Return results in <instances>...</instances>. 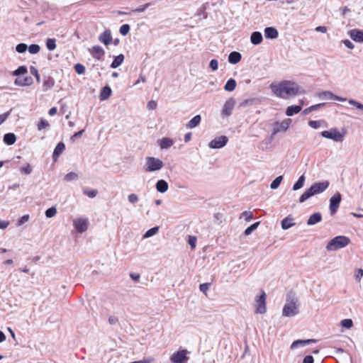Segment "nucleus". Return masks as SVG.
<instances>
[{
    "instance_id": "nucleus-1",
    "label": "nucleus",
    "mask_w": 363,
    "mask_h": 363,
    "mask_svg": "<svg viewBox=\"0 0 363 363\" xmlns=\"http://www.w3.org/2000/svg\"><path fill=\"white\" fill-rule=\"evenodd\" d=\"M270 89L277 97L284 99L304 93V91L296 83L288 80L278 84L272 83L270 85Z\"/></svg>"
},
{
    "instance_id": "nucleus-2",
    "label": "nucleus",
    "mask_w": 363,
    "mask_h": 363,
    "mask_svg": "<svg viewBox=\"0 0 363 363\" xmlns=\"http://www.w3.org/2000/svg\"><path fill=\"white\" fill-rule=\"evenodd\" d=\"M350 243V239L345 235H338L331 239L326 245L328 251H336L345 247Z\"/></svg>"
},
{
    "instance_id": "nucleus-3",
    "label": "nucleus",
    "mask_w": 363,
    "mask_h": 363,
    "mask_svg": "<svg viewBox=\"0 0 363 363\" xmlns=\"http://www.w3.org/2000/svg\"><path fill=\"white\" fill-rule=\"evenodd\" d=\"M298 313V306L295 299L287 300L282 310V315L286 317H293Z\"/></svg>"
},
{
    "instance_id": "nucleus-4",
    "label": "nucleus",
    "mask_w": 363,
    "mask_h": 363,
    "mask_svg": "<svg viewBox=\"0 0 363 363\" xmlns=\"http://www.w3.org/2000/svg\"><path fill=\"white\" fill-rule=\"evenodd\" d=\"M163 162L161 160L153 157H148L146 159L145 171H158L163 167Z\"/></svg>"
},
{
    "instance_id": "nucleus-5",
    "label": "nucleus",
    "mask_w": 363,
    "mask_h": 363,
    "mask_svg": "<svg viewBox=\"0 0 363 363\" xmlns=\"http://www.w3.org/2000/svg\"><path fill=\"white\" fill-rule=\"evenodd\" d=\"M291 123V119L286 118L282 122H275L273 123V130L270 136V139L272 140L274 137L280 132H285L288 130Z\"/></svg>"
},
{
    "instance_id": "nucleus-6",
    "label": "nucleus",
    "mask_w": 363,
    "mask_h": 363,
    "mask_svg": "<svg viewBox=\"0 0 363 363\" xmlns=\"http://www.w3.org/2000/svg\"><path fill=\"white\" fill-rule=\"evenodd\" d=\"M322 137L331 139L335 142H342L345 134L340 133L337 128H333L329 130H323L320 133Z\"/></svg>"
},
{
    "instance_id": "nucleus-7",
    "label": "nucleus",
    "mask_w": 363,
    "mask_h": 363,
    "mask_svg": "<svg viewBox=\"0 0 363 363\" xmlns=\"http://www.w3.org/2000/svg\"><path fill=\"white\" fill-rule=\"evenodd\" d=\"M267 311L266 307V294L264 291L257 297L256 299V310L255 313L264 314Z\"/></svg>"
},
{
    "instance_id": "nucleus-8",
    "label": "nucleus",
    "mask_w": 363,
    "mask_h": 363,
    "mask_svg": "<svg viewBox=\"0 0 363 363\" xmlns=\"http://www.w3.org/2000/svg\"><path fill=\"white\" fill-rule=\"evenodd\" d=\"M186 350H179L170 357V360L172 363H186L189 359Z\"/></svg>"
},
{
    "instance_id": "nucleus-9",
    "label": "nucleus",
    "mask_w": 363,
    "mask_h": 363,
    "mask_svg": "<svg viewBox=\"0 0 363 363\" xmlns=\"http://www.w3.org/2000/svg\"><path fill=\"white\" fill-rule=\"evenodd\" d=\"M228 141V138L225 135L216 137L208 143V147L212 149H220L223 147Z\"/></svg>"
},
{
    "instance_id": "nucleus-10",
    "label": "nucleus",
    "mask_w": 363,
    "mask_h": 363,
    "mask_svg": "<svg viewBox=\"0 0 363 363\" xmlns=\"http://www.w3.org/2000/svg\"><path fill=\"white\" fill-rule=\"evenodd\" d=\"M342 196L340 193L337 192L335 193L330 199V214L334 215L340 206V203L341 202Z\"/></svg>"
},
{
    "instance_id": "nucleus-11",
    "label": "nucleus",
    "mask_w": 363,
    "mask_h": 363,
    "mask_svg": "<svg viewBox=\"0 0 363 363\" xmlns=\"http://www.w3.org/2000/svg\"><path fill=\"white\" fill-rule=\"evenodd\" d=\"M236 104V101L235 99L230 98L228 99L223 107L222 109V115L225 117H228L232 114V111L235 107V105Z\"/></svg>"
},
{
    "instance_id": "nucleus-12",
    "label": "nucleus",
    "mask_w": 363,
    "mask_h": 363,
    "mask_svg": "<svg viewBox=\"0 0 363 363\" xmlns=\"http://www.w3.org/2000/svg\"><path fill=\"white\" fill-rule=\"evenodd\" d=\"M329 182L328 181H324L321 182H316L313 184L310 189H311L313 195L320 194L323 192L325 190L327 189V188L329 186Z\"/></svg>"
},
{
    "instance_id": "nucleus-13",
    "label": "nucleus",
    "mask_w": 363,
    "mask_h": 363,
    "mask_svg": "<svg viewBox=\"0 0 363 363\" xmlns=\"http://www.w3.org/2000/svg\"><path fill=\"white\" fill-rule=\"evenodd\" d=\"M74 226L78 233H82L88 228V220L86 218H77L74 220Z\"/></svg>"
},
{
    "instance_id": "nucleus-14",
    "label": "nucleus",
    "mask_w": 363,
    "mask_h": 363,
    "mask_svg": "<svg viewBox=\"0 0 363 363\" xmlns=\"http://www.w3.org/2000/svg\"><path fill=\"white\" fill-rule=\"evenodd\" d=\"M90 53L92 57L98 60H101L104 59V56L105 55V51L104 49L99 45H94L92 47L90 50Z\"/></svg>"
},
{
    "instance_id": "nucleus-15",
    "label": "nucleus",
    "mask_w": 363,
    "mask_h": 363,
    "mask_svg": "<svg viewBox=\"0 0 363 363\" xmlns=\"http://www.w3.org/2000/svg\"><path fill=\"white\" fill-rule=\"evenodd\" d=\"M318 96L321 99L325 98V99L336 100V101H345L347 100L346 98H342L341 96H338L330 91H322L318 94Z\"/></svg>"
},
{
    "instance_id": "nucleus-16",
    "label": "nucleus",
    "mask_w": 363,
    "mask_h": 363,
    "mask_svg": "<svg viewBox=\"0 0 363 363\" xmlns=\"http://www.w3.org/2000/svg\"><path fill=\"white\" fill-rule=\"evenodd\" d=\"M99 40L105 45H108L112 43L111 31L109 29L105 30L99 36Z\"/></svg>"
},
{
    "instance_id": "nucleus-17",
    "label": "nucleus",
    "mask_w": 363,
    "mask_h": 363,
    "mask_svg": "<svg viewBox=\"0 0 363 363\" xmlns=\"http://www.w3.org/2000/svg\"><path fill=\"white\" fill-rule=\"evenodd\" d=\"M317 340L315 339H308V340H297L292 342L290 346L291 350H294L298 347H304L311 343H315Z\"/></svg>"
},
{
    "instance_id": "nucleus-18",
    "label": "nucleus",
    "mask_w": 363,
    "mask_h": 363,
    "mask_svg": "<svg viewBox=\"0 0 363 363\" xmlns=\"http://www.w3.org/2000/svg\"><path fill=\"white\" fill-rule=\"evenodd\" d=\"M350 37L355 42H363V30L358 29H352L349 31Z\"/></svg>"
},
{
    "instance_id": "nucleus-19",
    "label": "nucleus",
    "mask_w": 363,
    "mask_h": 363,
    "mask_svg": "<svg viewBox=\"0 0 363 363\" xmlns=\"http://www.w3.org/2000/svg\"><path fill=\"white\" fill-rule=\"evenodd\" d=\"M264 36L267 39H276L279 35L278 30L274 27H267L264 30Z\"/></svg>"
},
{
    "instance_id": "nucleus-20",
    "label": "nucleus",
    "mask_w": 363,
    "mask_h": 363,
    "mask_svg": "<svg viewBox=\"0 0 363 363\" xmlns=\"http://www.w3.org/2000/svg\"><path fill=\"white\" fill-rule=\"evenodd\" d=\"M294 217L291 215H289L281 220V228L283 230H288L290 228L294 226L296 223L294 222Z\"/></svg>"
},
{
    "instance_id": "nucleus-21",
    "label": "nucleus",
    "mask_w": 363,
    "mask_h": 363,
    "mask_svg": "<svg viewBox=\"0 0 363 363\" xmlns=\"http://www.w3.org/2000/svg\"><path fill=\"white\" fill-rule=\"evenodd\" d=\"M33 83L31 77H18L14 81V84L18 86H30Z\"/></svg>"
},
{
    "instance_id": "nucleus-22",
    "label": "nucleus",
    "mask_w": 363,
    "mask_h": 363,
    "mask_svg": "<svg viewBox=\"0 0 363 363\" xmlns=\"http://www.w3.org/2000/svg\"><path fill=\"white\" fill-rule=\"evenodd\" d=\"M263 40L262 35L259 31L253 32L250 35V42L252 44L257 45H259Z\"/></svg>"
},
{
    "instance_id": "nucleus-23",
    "label": "nucleus",
    "mask_w": 363,
    "mask_h": 363,
    "mask_svg": "<svg viewBox=\"0 0 363 363\" xmlns=\"http://www.w3.org/2000/svg\"><path fill=\"white\" fill-rule=\"evenodd\" d=\"M201 116L200 115H196L186 124V128L189 129L194 128L201 123Z\"/></svg>"
},
{
    "instance_id": "nucleus-24",
    "label": "nucleus",
    "mask_w": 363,
    "mask_h": 363,
    "mask_svg": "<svg viewBox=\"0 0 363 363\" xmlns=\"http://www.w3.org/2000/svg\"><path fill=\"white\" fill-rule=\"evenodd\" d=\"M241 58L242 55L240 52L233 51L228 55V62L230 64L235 65L241 60Z\"/></svg>"
},
{
    "instance_id": "nucleus-25",
    "label": "nucleus",
    "mask_w": 363,
    "mask_h": 363,
    "mask_svg": "<svg viewBox=\"0 0 363 363\" xmlns=\"http://www.w3.org/2000/svg\"><path fill=\"white\" fill-rule=\"evenodd\" d=\"M55 85V79L52 77H46L44 78L43 84V91H47Z\"/></svg>"
},
{
    "instance_id": "nucleus-26",
    "label": "nucleus",
    "mask_w": 363,
    "mask_h": 363,
    "mask_svg": "<svg viewBox=\"0 0 363 363\" xmlns=\"http://www.w3.org/2000/svg\"><path fill=\"white\" fill-rule=\"evenodd\" d=\"M322 220V216L320 213H313L307 220V225H313Z\"/></svg>"
},
{
    "instance_id": "nucleus-27",
    "label": "nucleus",
    "mask_w": 363,
    "mask_h": 363,
    "mask_svg": "<svg viewBox=\"0 0 363 363\" xmlns=\"http://www.w3.org/2000/svg\"><path fill=\"white\" fill-rule=\"evenodd\" d=\"M168 184L164 179H160L157 182L155 187L158 192L164 193L168 190Z\"/></svg>"
},
{
    "instance_id": "nucleus-28",
    "label": "nucleus",
    "mask_w": 363,
    "mask_h": 363,
    "mask_svg": "<svg viewBox=\"0 0 363 363\" xmlns=\"http://www.w3.org/2000/svg\"><path fill=\"white\" fill-rule=\"evenodd\" d=\"M65 144L62 142L58 143L57 145H56V147L54 150L53 154H52L53 159L55 160H57L58 157L62 153V152L65 150Z\"/></svg>"
},
{
    "instance_id": "nucleus-29",
    "label": "nucleus",
    "mask_w": 363,
    "mask_h": 363,
    "mask_svg": "<svg viewBox=\"0 0 363 363\" xmlns=\"http://www.w3.org/2000/svg\"><path fill=\"white\" fill-rule=\"evenodd\" d=\"M112 94L111 89L108 86H106L102 88L99 98L101 101L106 100L108 99Z\"/></svg>"
},
{
    "instance_id": "nucleus-30",
    "label": "nucleus",
    "mask_w": 363,
    "mask_h": 363,
    "mask_svg": "<svg viewBox=\"0 0 363 363\" xmlns=\"http://www.w3.org/2000/svg\"><path fill=\"white\" fill-rule=\"evenodd\" d=\"M16 140V137L14 133H9L4 135V142L8 145H13Z\"/></svg>"
},
{
    "instance_id": "nucleus-31",
    "label": "nucleus",
    "mask_w": 363,
    "mask_h": 363,
    "mask_svg": "<svg viewBox=\"0 0 363 363\" xmlns=\"http://www.w3.org/2000/svg\"><path fill=\"white\" fill-rule=\"evenodd\" d=\"M124 60V55L123 54H120L118 56L115 57L113 62L111 64V67L113 69H116L119 67Z\"/></svg>"
},
{
    "instance_id": "nucleus-32",
    "label": "nucleus",
    "mask_w": 363,
    "mask_h": 363,
    "mask_svg": "<svg viewBox=\"0 0 363 363\" xmlns=\"http://www.w3.org/2000/svg\"><path fill=\"white\" fill-rule=\"evenodd\" d=\"M301 111V106H291L286 108V114L288 116H292L296 113H299Z\"/></svg>"
},
{
    "instance_id": "nucleus-33",
    "label": "nucleus",
    "mask_w": 363,
    "mask_h": 363,
    "mask_svg": "<svg viewBox=\"0 0 363 363\" xmlns=\"http://www.w3.org/2000/svg\"><path fill=\"white\" fill-rule=\"evenodd\" d=\"M173 145V140L169 138H163L160 141L161 149H167Z\"/></svg>"
},
{
    "instance_id": "nucleus-34",
    "label": "nucleus",
    "mask_w": 363,
    "mask_h": 363,
    "mask_svg": "<svg viewBox=\"0 0 363 363\" xmlns=\"http://www.w3.org/2000/svg\"><path fill=\"white\" fill-rule=\"evenodd\" d=\"M236 81L234 79H230L224 86V89L227 91H233L236 87Z\"/></svg>"
},
{
    "instance_id": "nucleus-35",
    "label": "nucleus",
    "mask_w": 363,
    "mask_h": 363,
    "mask_svg": "<svg viewBox=\"0 0 363 363\" xmlns=\"http://www.w3.org/2000/svg\"><path fill=\"white\" fill-rule=\"evenodd\" d=\"M313 196H314V195H313L311 189L309 188V189H306L302 194V195L300 196L299 202L300 203H303L304 201H306L307 199H308L309 198H311Z\"/></svg>"
},
{
    "instance_id": "nucleus-36",
    "label": "nucleus",
    "mask_w": 363,
    "mask_h": 363,
    "mask_svg": "<svg viewBox=\"0 0 363 363\" xmlns=\"http://www.w3.org/2000/svg\"><path fill=\"white\" fill-rule=\"evenodd\" d=\"M305 176L301 175L293 186V190L297 191L301 189L304 184Z\"/></svg>"
},
{
    "instance_id": "nucleus-37",
    "label": "nucleus",
    "mask_w": 363,
    "mask_h": 363,
    "mask_svg": "<svg viewBox=\"0 0 363 363\" xmlns=\"http://www.w3.org/2000/svg\"><path fill=\"white\" fill-rule=\"evenodd\" d=\"M206 4H203L196 11V16L199 18H206L207 13H206Z\"/></svg>"
},
{
    "instance_id": "nucleus-38",
    "label": "nucleus",
    "mask_w": 363,
    "mask_h": 363,
    "mask_svg": "<svg viewBox=\"0 0 363 363\" xmlns=\"http://www.w3.org/2000/svg\"><path fill=\"white\" fill-rule=\"evenodd\" d=\"M260 224V222H256L253 224H252L250 226L247 227L245 231H244V234L245 235H250L254 230H255L257 227Z\"/></svg>"
},
{
    "instance_id": "nucleus-39",
    "label": "nucleus",
    "mask_w": 363,
    "mask_h": 363,
    "mask_svg": "<svg viewBox=\"0 0 363 363\" xmlns=\"http://www.w3.org/2000/svg\"><path fill=\"white\" fill-rule=\"evenodd\" d=\"M282 179H283V176H279V177H277L274 180H273V181H272V182L271 183V184H270V188H271L272 189H277L279 186V185H280V184H281V181H282Z\"/></svg>"
},
{
    "instance_id": "nucleus-40",
    "label": "nucleus",
    "mask_w": 363,
    "mask_h": 363,
    "mask_svg": "<svg viewBox=\"0 0 363 363\" xmlns=\"http://www.w3.org/2000/svg\"><path fill=\"white\" fill-rule=\"evenodd\" d=\"M158 231H159L158 226L153 227V228L149 229L148 230H147L143 237L145 238H150V237L153 236L154 235H155Z\"/></svg>"
},
{
    "instance_id": "nucleus-41",
    "label": "nucleus",
    "mask_w": 363,
    "mask_h": 363,
    "mask_svg": "<svg viewBox=\"0 0 363 363\" xmlns=\"http://www.w3.org/2000/svg\"><path fill=\"white\" fill-rule=\"evenodd\" d=\"M57 213V208L55 206H52L45 211V216L48 218L54 217Z\"/></svg>"
},
{
    "instance_id": "nucleus-42",
    "label": "nucleus",
    "mask_w": 363,
    "mask_h": 363,
    "mask_svg": "<svg viewBox=\"0 0 363 363\" xmlns=\"http://www.w3.org/2000/svg\"><path fill=\"white\" fill-rule=\"evenodd\" d=\"M46 47L49 50H53L56 48V41L54 38H48L46 41Z\"/></svg>"
},
{
    "instance_id": "nucleus-43",
    "label": "nucleus",
    "mask_w": 363,
    "mask_h": 363,
    "mask_svg": "<svg viewBox=\"0 0 363 363\" xmlns=\"http://www.w3.org/2000/svg\"><path fill=\"white\" fill-rule=\"evenodd\" d=\"M28 72L27 67L26 66H20L18 67L14 72L13 75L19 76L22 74H26Z\"/></svg>"
},
{
    "instance_id": "nucleus-44",
    "label": "nucleus",
    "mask_w": 363,
    "mask_h": 363,
    "mask_svg": "<svg viewBox=\"0 0 363 363\" xmlns=\"http://www.w3.org/2000/svg\"><path fill=\"white\" fill-rule=\"evenodd\" d=\"M77 179H78L77 174L75 172H69L68 174H67L64 178L65 181H66V182H71V181L77 180Z\"/></svg>"
},
{
    "instance_id": "nucleus-45",
    "label": "nucleus",
    "mask_w": 363,
    "mask_h": 363,
    "mask_svg": "<svg viewBox=\"0 0 363 363\" xmlns=\"http://www.w3.org/2000/svg\"><path fill=\"white\" fill-rule=\"evenodd\" d=\"M244 218L247 222H249L253 218V214L251 211H245L241 213L240 218Z\"/></svg>"
},
{
    "instance_id": "nucleus-46",
    "label": "nucleus",
    "mask_w": 363,
    "mask_h": 363,
    "mask_svg": "<svg viewBox=\"0 0 363 363\" xmlns=\"http://www.w3.org/2000/svg\"><path fill=\"white\" fill-rule=\"evenodd\" d=\"M341 325L343 328L350 329L352 327L353 322H352V319H350V318L343 319L342 320H341Z\"/></svg>"
},
{
    "instance_id": "nucleus-47",
    "label": "nucleus",
    "mask_w": 363,
    "mask_h": 363,
    "mask_svg": "<svg viewBox=\"0 0 363 363\" xmlns=\"http://www.w3.org/2000/svg\"><path fill=\"white\" fill-rule=\"evenodd\" d=\"M83 193L89 198H94L98 194V191L96 189H84Z\"/></svg>"
},
{
    "instance_id": "nucleus-48",
    "label": "nucleus",
    "mask_w": 363,
    "mask_h": 363,
    "mask_svg": "<svg viewBox=\"0 0 363 363\" xmlns=\"http://www.w3.org/2000/svg\"><path fill=\"white\" fill-rule=\"evenodd\" d=\"M28 49L30 54H36L40 51V47L37 44H32L28 47Z\"/></svg>"
},
{
    "instance_id": "nucleus-49",
    "label": "nucleus",
    "mask_w": 363,
    "mask_h": 363,
    "mask_svg": "<svg viewBox=\"0 0 363 363\" xmlns=\"http://www.w3.org/2000/svg\"><path fill=\"white\" fill-rule=\"evenodd\" d=\"M74 70L78 74H83L85 72V67L80 63H77L74 65Z\"/></svg>"
},
{
    "instance_id": "nucleus-50",
    "label": "nucleus",
    "mask_w": 363,
    "mask_h": 363,
    "mask_svg": "<svg viewBox=\"0 0 363 363\" xmlns=\"http://www.w3.org/2000/svg\"><path fill=\"white\" fill-rule=\"evenodd\" d=\"M130 29V28L128 24H123L121 26L119 31L122 35L125 36L129 33Z\"/></svg>"
},
{
    "instance_id": "nucleus-51",
    "label": "nucleus",
    "mask_w": 363,
    "mask_h": 363,
    "mask_svg": "<svg viewBox=\"0 0 363 363\" xmlns=\"http://www.w3.org/2000/svg\"><path fill=\"white\" fill-rule=\"evenodd\" d=\"M28 50V46L25 43H19L16 47V50L18 53H23Z\"/></svg>"
},
{
    "instance_id": "nucleus-52",
    "label": "nucleus",
    "mask_w": 363,
    "mask_h": 363,
    "mask_svg": "<svg viewBox=\"0 0 363 363\" xmlns=\"http://www.w3.org/2000/svg\"><path fill=\"white\" fill-rule=\"evenodd\" d=\"M30 71L31 74L35 76V77L36 79V82L38 83H40V76L38 73V69L35 67L31 66L30 68Z\"/></svg>"
},
{
    "instance_id": "nucleus-53",
    "label": "nucleus",
    "mask_w": 363,
    "mask_h": 363,
    "mask_svg": "<svg viewBox=\"0 0 363 363\" xmlns=\"http://www.w3.org/2000/svg\"><path fill=\"white\" fill-rule=\"evenodd\" d=\"M20 171L22 174H31L33 169L29 164H27L26 166L21 167Z\"/></svg>"
},
{
    "instance_id": "nucleus-54",
    "label": "nucleus",
    "mask_w": 363,
    "mask_h": 363,
    "mask_svg": "<svg viewBox=\"0 0 363 363\" xmlns=\"http://www.w3.org/2000/svg\"><path fill=\"white\" fill-rule=\"evenodd\" d=\"M128 200L130 203L135 204L139 200L138 196L135 194H130L128 196Z\"/></svg>"
},
{
    "instance_id": "nucleus-55",
    "label": "nucleus",
    "mask_w": 363,
    "mask_h": 363,
    "mask_svg": "<svg viewBox=\"0 0 363 363\" xmlns=\"http://www.w3.org/2000/svg\"><path fill=\"white\" fill-rule=\"evenodd\" d=\"M48 126H49V123L44 119H41L38 124V130H41L43 128H45Z\"/></svg>"
},
{
    "instance_id": "nucleus-56",
    "label": "nucleus",
    "mask_w": 363,
    "mask_h": 363,
    "mask_svg": "<svg viewBox=\"0 0 363 363\" xmlns=\"http://www.w3.org/2000/svg\"><path fill=\"white\" fill-rule=\"evenodd\" d=\"M349 104H351V105H353L354 106H355L358 109H360V110H362L363 111V104L354 100V99H350L348 101Z\"/></svg>"
},
{
    "instance_id": "nucleus-57",
    "label": "nucleus",
    "mask_w": 363,
    "mask_h": 363,
    "mask_svg": "<svg viewBox=\"0 0 363 363\" xmlns=\"http://www.w3.org/2000/svg\"><path fill=\"white\" fill-rule=\"evenodd\" d=\"M211 286L210 283H203L200 284L199 289L201 291H202L203 294H206V292L208 291L209 287Z\"/></svg>"
},
{
    "instance_id": "nucleus-58",
    "label": "nucleus",
    "mask_w": 363,
    "mask_h": 363,
    "mask_svg": "<svg viewBox=\"0 0 363 363\" xmlns=\"http://www.w3.org/2000/svg\"><path fill=\"white\" fill-rule=\"evenodd\" d=\"M209 67L213 71H216L218 67V62L217 60L213 59L210 61Z\"/></svg>"
},
{
    "instance_id": "nucleus-59",
    "label": "nucleus",
    "mask_w": 363,
    "mask_h": 363,
    "mask_svg": "<svg viewBox=\"0 0 363 363\" xmlns=\"http://www.w3.org/2000/svg\"><path fill=\"white\" fill-rule=\"evenodd\" d=\"M28 220H29V215H28V214L24 215L18 220L17 225L18 226L22 225L23 224L26 223Z\"/></svg>"
},
{
    "instance_id": "nucleus-60",
    "label": "nucleus",
    "mask_w": 363,
    "mask_h": 363,
    "mask_svg": "<svg viewBox=\"0 0 363 363\" xmlns=\"http://www.w3.org/2000/svg\"><path fill=\"white\" fill-rule=\"evenodd\" d=\"M196 238L194 236H189L188 243L191 246V248H195L196 243Z\"/></svg>"
},
{
    "instance_id": "nucleus-61",
    "label": "nucleus",
    "mask_w": 363,
    "mask_h": 363,
    "mask_svg": "<svg viewBox=\"0 0 363 363\" xmlns=\"http://www.w3.org/2000/svg\"><path fill=\"white\" fill-rule=\"evenodd\" d=\"M149 6V4H146L145 5H143L138 8H136L132 11L133 13H142L145 11V9Z\"/></svg>"
},
{
    "instance_id": "nucleus-62",
    "label": "nucleus",
    "mask_w": 363,
    "mask_h": 363,
    "mask_svg": "<svg viewBox=\"0 0 363 363\" xmlns=\"http://www.w3.org/2000/svg\"><path fill=\"white\" fill-rule=\"evenodd\" d=\"M308 125L314 129H317L320 126V121H310L308 122Z\"/></svg>"
},
{
    "instance_id": "nucleus-63",
    "label": "nucleus",
    "mask_w": 363,
    "mask_h": 363,
    "mask_svg": "<svg viewBox=\"0 0 363 363\" xmlns=\"http://www.w3.org/2000/svg\"><path fill=\"white\" fill-rule=\"evenodd\" d=\"M11 110L0 115V125H1L9 116Z\"/></svg>"
},
{
    "instance_id": "nucleus-64",
    "label": "nucleus",
    "mask_w": 363,
    "mask_h": 363,
    "mask_svg": "<svg viewBox=\"0 0 363 363\" xmlns=\"http://www.w3.org/2000/svg\"><path fill=\"white\" fill-rule=\"evenodd\" d=\"M363 277V269H358L356 271L355 274V279L357 281H360L362 277Z\"/></svg>"
}]
</instances>
